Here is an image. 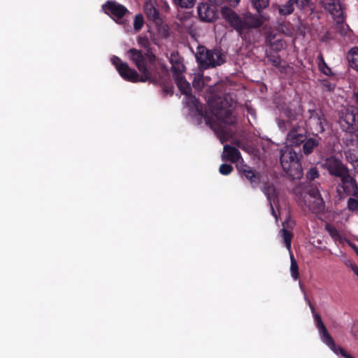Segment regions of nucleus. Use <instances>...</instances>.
Listing matches in <instances>:
<instances>
[{
    "label": "nucleus",
    "mask_w": 358,
    "mask_h": 358,
    "mask_svg": "<svg viewBox=\"0 0 358 358\" xmlns=\"http://www.w3.org/2000/svg\"><path fill=\"white\" fill-rule=\"evenodd\" d=\"M138 42L141 47L146 49V52L143 53L141 50L131 48L127 51V55L141 72V76L117 56L111 58V62L124 80L131 83L148 81L156 85L159 82V79L152 71V66L155 64L156 56L150 50V44L147 38L139 37Z\"/></svg>",
    "instance_id": "obj_1"
},
{
    "label": "nucleus",
    "mask_w": 358,
    "mask_h": 358,
    "mask_svg": "<svg viewBox=\"0 0 358 358\" xmlns=\"http://www.w3.org/2000/svg\"><path fill=\"white\" fill-rule=\"evenodd\" d=\"M187 103L196 108L198 114L203 117L206 124L212 128L219 140L224 143L231 137V131H229L222 124L235 125L236 117L232 113L235 108V101L229 96H220L211 103L212 116L207 111H203L198 99L190 93L187 95Z\"/></svg>",
    "instance_id": "obj_2"
},
{
    "label": "nucleus",
    "mask_w": 358,
    "mask_h": 358,
    "mask_svg": "<svg viewBox=\"0 0 358 358\" xmlns=\"http://www.w3.org/2000/svg\"><path fill=\"white\" fill-rule=\"evenodd\" d=\"M220 13L222 17L242 38L248 39L252 43H255L260 40L262 31L259 28L264 24L262 17L251 13H247L241 17L231 8L226 6L222 8Z\"/></svg>",
    "instance_id": "obj_3"
},
{
    "label": "nucleus",
    "mask_w": 358,
    "mask_h": 358,
    "mask_svg": "<svg viewBox=\"0 0 358 358\" xmlns=\"http://www.w3.org/2000/svg\"><path fill=\"white\" fill-rule=\"evenodd\" d=\"M280 162L283 171L290 179L301 178L302 166L295 150L291 148L281 150Z\"/></svg>",
    "instance_id": "obj_4"
},
{
    "label": "nucleus",
    "mask_w": 358,
    "mask_h": 358,
    "mask_svg": "<svg viewBox=\"0 0 358 358\" xmlns=\"http://www.w3.org/2000/svg\"><path fill=\"white\" fill-rule=\"evenodd\" d=\"M195 56L199 66L204 69L220 66L225 61L219 50H208L203 45L198 46Z\"/></svg>",
    "instance_id": "obj_5"
},
{
    "label": "nucleus",
    "mask_w": 358,
    "mask_h": 358,
    "mask_svg": "<svg viewBox=\"0 0 358 358\" xmlns=\"http://www.w3.org/2000/svg\"><path fill=\"white\" fill-rule=\"evenodd\" d=\"M338 123L343 131L349 134L355 132L358 130V108L349 106L342 110Z\"/></svg>",
    "instance_id": "obj_6"
},
{
    "label": "nucleus",
    "mask_w": 358,
    "mask_h": 358,
    "mask_svg": "<svg viewBox=\"0 0 358 358\" xmlns=\"http://www.w3.org/2000/svg\"><path fill=\"white\" fill-rule=\"evenodd\" d=\"M322 166L331 176L339 178L349 171L347 166L335 155L326 157L322 161Z\"/></svg>",
    "instance_id": "obj_7"
},
{
    "label": "nucleus",
    "mask_w": 358,
    "mask_h": 358,
    "mask_svg": "<svg viewBox=\"0 0 358 358\" xmlns=\"http://www.w3.org/2000/svg\"><path fill=\"white\" fill-rule=\"evenodd\" d=\"M308 305H309L311 312L313 315L315 325H316V327L317 328L318 331L320 334L321 340L331 350H332L333 348L335 349L336 344L335 343L331 336L328 332V331L322 320L321 316L318 313H315L314 306L312 305L309 301H308Z\"/></svg>",
    "instance_id": "obj_8"
},
{
    "label": "nucleus",
    "mask_w": 358,
    "mask_h": 358,
    "mask_svg": "<svg viewBox=\"0 0 358 358\" xmlns=\"http://www.w3.org/2000/svg\"><path fill=\"white\" fill-rule=\"evenodd\" d=\"M102 9L106 15L117 23H120L124 16L129 13L128 9L124 6L115 1H107L102 6Z\"/></svg>",
    "instance_id": "obj_9"
},
{
    "label": "nucleus",
    "mask_w": 358,
    "mask_h": 358,
    "mask_svg": "<svg viewBox=\"0 0 358 358\" xmlns=\"http://www.w3.org/2000/svg\"><path fill=\"white\" fill-rule=\"evenodd\" d=\"M199 18L203 22H212L218 17L217 6L208 3H201L197 6Z\"/></svg>",
    "instance_id": "obj_10"
},
{
    "label": "nucleus",
    "mask_w": 358,
    "mask_h": 358,
    "mask_svg": "<svg viewBox=\"0 0 358 358\" xmlns=\"http://www.w3.org/2000/svg\"><path fill=\"white\" fill-rule=\"evenodd\" d=\"M310 116L304 124L310 127V129L317 133H322L324 131V123L325 122L324 115L321 111L309 110Z\"/></svg>",
    "instance_id": "obj_11"
},
{
    "label": "nucleus",
    "mask_w": 358,
    "mask_h": 358,
    "mask_svg": "<svg viewBox=\"0 0 358 358\" xmlns=\"http://www.w3.org/2000/svg\"><path fill=\"white\" fill-rule=\"evenodd\" d=\"M321 5L336 20L337 23L344 20L341 4L336 0H322Z\"/></svg>",
    "instance_id": "obj_12"
},
{
    "label": "nucleus",
    "mask_w": 358,
    "mask_h": 358,
    "mask_svg": "<svg viewBox=\"0 0 358 358\" xmlns=\"http://www.w3.org/2000/svg\"><path fill=\"white\" fill-rule=\"evenodd\" d=\"M306 139L303 126H294L287 135V141L290 146H297L303 143Z\"/></svg>",
    "instance_id": "obj_13"
},
{
    "label": "nucleus",
    "mask_w": 358,
    "mask_h": 358,
    "mask_svg": "<svg viewBox=\"0 0 358 358\" xmlns=\"http://www.w3.org/2000/svg\"><path fill=\"white\" fill-rule=\"evenodd\" d=\"M341 184L339 185L343 189V192L347 195L354 196H358V186L355 178H353L348 171L340 178Z\"/></svg>",
    "instance_id": "obj_14"
},
{
    "label": "nucleus",
    "mask_w": 358,
    "mask_h": 358,
    "mask_svg": "<svg viewBox=\"0 0 358 358\" xmlns=\"http://www.w3.org/2000/svg\"><path fill=\"white\" fill-rule=\"evenodd\" d=\"M285 116L287 118V124L290 128L294 126H298V123L300 126H304V121L302 120V113L300 108H287L285 111Z\"/></svg>",
    "instance_id": "obj_15"
},
{
    "label": "nucleus",
    "mask_w": 358,
    "mask_h": 358,
    "mask_svg": "<svg viewBox=\"0 0 358 358\" xmlns=\"http://www.w3.org/2000/svg\"><path fill=\"white\" fill-rule=\"evenodd\" d=\"M242 177L248 180L253 187H257L260 182L261 176L259 173L248 165H242L238 169Z\"/></svg>",
    "instance_id": "obj_16"
},
{
    "label": "nucleus",
    "mask_w": 358,
    "mask_h": 358,
    "mask_svg": "<svg viewBox=\"0 0 358 358\" xmlns=\"http://www.w3.org/2000/svg\"><path fill=\"white\" fill-rule=\"evenodd\" d=\"M241 158V155L239 150L229 145H224L222 153V159L229 161L231 163H236Z\"/></svg>",
    "instance_id": "obj_17"
},
{
    "label": "nucleus",
    "mask_w": 358,
    "mask_h": 358,
    "mask_svg": "<svg viewBox=\"0 0 358 358\" xmlns=\"http://www.w3.org/2000/svg\"><path fill=\"white\" fill-rule=\"evenodd\" d=\"M311 195L315 197V200L310 204V210L314 213L322 212L324 208V202L321 197L318 189L313 190Z\"/></svg>",
    "instance_id": "obj_18"
},
{
    "label": "nucleus",
    "mask_w": 358,
    "mask_h": 358,
    "mask_svg": "<svg viewBox=\"0 0 358 358\" xmlns=\"http://www.w3.org/2000/svg\"><path fill=\"white\" fill-rule=\"evenodd\" d=\"M262 190L266 195L269 202L275 203L278 200L276 190L274 185L269 182H264L262 185Z\"/></svg>",
    "instance_id": "obj_19"
},
{
    "label": "nucleus",
    "mask_w": 358,
    "mask_h": 358,
    "mask_svg": "<svg viewBox=\"0 0 358 358\" xmlns=\"http://www.w3.org/2000/svg\"><path fill=\"white\" fill-rule=\"evenodd\" d=\"M174 80L182 94L187 96L192 93L191 86L183 76L174 78Z\"/></svg>",
    "instance_id": "obj_20"
},
{
    "label": "nucleus",
    "mask_w": 358,
    "mask_h": 358,
    "mask_svg": "<svg viewBox=\"0 0 358 358\" xmlns=\"http://www.w3.org/2000/svg\"><path fill=\"white\" fill-rule=\"evenodd\" d=\"M303 143V152L306 155H309L319 145V140L316 138H310L306 139Z\"/></svg>",
    "instance_id": "obj_21"
},
{
    "label": "nucleus",
    "mask_w": 358,
    "mask_h": 358,
    "mask_svg": "<svg viewBox=\"0 0 358 358\" xmlns=\"http://www.w3.org/2000/svg\"><path fill=\"white\" fill-rule=\"evenodd\" d=\"M350 66L358 71V47L350 49L347 55Z\"/></svg>",
    "instance_id": "obj_22"
},
{
    "label": "nucleus",
    "mask_w": 358,
    "mask_h": 358,
    "mask_svg": "<svg viewBox=\"0 0 358 358\" xmlns=\"http://www.w3.org/2000/svg\"><path fill=\"white\" fill-rule=\"evenodd\" d=\"M145 12L148 17L156 23L162 21L159 10L152 5H147L145 8Z\"/></svg>",
    "instance_id": "obj_23"
},
{
    "label": "nucleus",
    "mask_w": 358,
    "mask_h": 358,
    "mask_svg": "<svg viewBox=\"0 0 358 358\" xmlns=\"http://www.w3.org/2000/svg\"><path fill=\"white\" fill-rule=\"evenodd\" d=\"M318 59V68L319 70L326 76H333L334 75L332 72L331 68L327 65L325 62L324 57L322 53H320L317 56Z\"/></svg>",
    "instance_id": "obj_24"
},
{
    "label": "nucleus",
    "mask_w": 358,
    "mask_h": 358,
    "mask_svg": "<svg viewBox=\"0 0 358 358\" xmlns=\"http://www.w3.org/2000/svg\"><path fill=\"white\" fill-rule=\"evenodd\" d=\"M294 2L288 0L285 3L278 6V10L280 15L286 16L294 12Z\"/></svg>",
    "instance_id": "obj_25"
},
{
    "label": "nucleus",
    "mask_w": 358,
    "mask_h": 358,
    "mask_svg": "<svg viewBox=\"0 0 358 358\" xmlns=\"http://www.w3.org/2000/svg\"><path fill=\"white\" fill-rule=\"evenodd\" d=\"M266 58L268 62L272 64L273 66L276 68H280L282 59L279 55L277 52H266Z\"/></svg>",
    "instance_id": "obj_26"
},
{
    "label": "nucleus",
    "mask_w": 358,
    "mask_h": 358,
    "mask_svg": "<svg viewBox=\"0 0 358 358\" xmlns=\"http://www.w3.org/2000/svg\"><path fill=\"white\" fill-rule=\"evenodd\" d=\"M282 234V237L284 241L285 245L286 248L288 250L289 252L290 253V251H292V239L293 238V233L287 229H282L280 231Z\"/></svg>",
    "instance_id": "obj_27"
},
{
    "label": "nucleus",
    "mask_w": 358,
    "mask_h": 358,
    "mask_svg": "<svg viewBox=\"0 0 358 358\" xmlns=\"http://www.w3.org/2000/svg\"><path fill=\"white\" fill-rule=\"evenodd\" d=\"M324 229L329 233L331 238L336 242L337 241H341L342 236L339 234L337 229L331 224H327L324 227Z\"/></svg>",
    "instance_id": "obj_28"
},
{
    "label": "nucleus",
    "mask_w": 358,
    "mask_h": 358,
    "mask_svg": "<svg viewBox=\"0 0 358 358\" xmlns=\"http://www.w3.org/2000/svg\"><path fill=\"white\" fill-rule=\"evenodd\" d=\"M289 255H290V262H291L290 273H291V275L293 278V279L296 280L299 277V266H298L297 262L295 259L292 251H290Z\"/></svg>",
    "instance_id": "obj_29"
},
{
    "label": "nucleus",
    "mask_w": 358,
    "mask_h": 358,
    "mask_svg": "<svg viewBox=\"0 0 358 358\" xmlns=\"http://www.w3.org/2000/svg\"><path fill=\"white\" fill-rule=\"evenodd\" d=\"M323 91L333 92L336 88V83L329 79L324 78L320 80Z\"/></svg>",
    "instance_id": "obj_30"
},
{
    "label": "nucleus",
    "mask_w": 358,
    "mask_h": 358,
    "mask_svg": "<svg viewBox=\"0 0 358 358\" xmlns=\"http://www.w3.org/2000/svg\"><path fill=\"white\" fill-rule=\"evenodd\" d=\"M171 72L173 74V77L176 78L179 76H182L183 71L185 69V67L182 63V62H180L173 64H171Z\"/></svg>",
    "instance_id": "obj_31"
},
{
    "label": "nucleus",
    "mask_w": 358,
    "mask_h": 358,
    "mask_svg": "<svg viewBox=\"0 0 358 358\" xmlns=\"http://www.w3.org/2000/svg\"><path fill=\"white\" fill-rule=\"evenodd\" d=\"M252 7L260 13L264 8L268 6L269 0H251Z\"/></svg>",
    "instance_id": "obj_32"
},
{
    "label": "nucleus",
    "mask_w": 358,
    "mask_h": 358,
    "mask_svg": "<svg viewBox=\"0 0 358 358\" xmlns=\"http://www.w3.org/2000/svg\"><path fill=\"white\" fill-rule=\"evenodd\" d=\"M299 9H310L313 10L314 8L313 3L311 0H291Z\"/></svg>",
    "instance_id": "obj_33"
},
{
    "label": "nucleus",
    "mask_w": 358,
    "mask_h": 358,
    "mask_svg": "<svg viewBox=\"0 0 358 358\" xmlns=\"http://www.w3.org/2000/svg\"><path fill=\"white\" fill-rule=\"evenodd\" d=\"M349 163L358 166V150H350L345 152Z\"/></svg>",
    "instance_id": "obj_34"
},
{
    "label": "nucleus",
    "mask_w": 358,
    "mask_h": 358,
    "mask_svg": "<svg viewBox=\"0 0 358 358\" xmlns=\"http://www.w3.org/2000/svg\"><path fill=\"white\" fill-rule=\"evenodd\" d=\"M345 143L348 146H355V150H358V134L353 133H348L346 135Z\"/></svg>",
    "instance_id": "obj_35"
},
{
    "label": "nucleus",
    "mask_w": 358,
    "mask_h": 358,
    "mask_svg": "<svg viewBox=\"0 0 358 358\" xmlns=\"http://www.w3.org/2000/svg\"><path fill=\"white\" fill-rule=\"evenodd\" d=\"M271 50L274 52H278L285 48V42L281 38H277L271 44L268 45Z\"/></svg>",
    "instance_id": "obj_36"
},
{
    "label": "nucleus",
    "mask_w": 358,
    "mask_h": 358,
    "mask_svg": "<svg viewBox=\"0 0 358 358\" xmlns=\"http://www.w3.org/2000/svg\"><path fill=\"white\" fill-rule=\"evenodd\" d=\"M144 24L143 17L141 14L136 15L134 21V29L136 32H138L143 27Z\"/></svg>",
    "instance_id": "obj_37"
},
{
    "label": "nucleus",
    "mask_w": 358,
    "mask_h": 358,
    "mask_svg": "<svg viewBox=\"0 0 358 358\" xmlns=\"http://www.w3.org/2000/svg\"><path fill=\"white\" fill-rule=\"evenodd\" d=\"M173 3L181 8H192L194 5L195 0H173Z\"/></svg>",
    "instance_id": "obj_38"
},
{
    "label": "nucleus",
    "mask_w": 358,
    "mask_h": 358,
    "mask_svg": "<svg viewBox=\"0 0 358 358\" xmlns=\"http://www.w3.org/2000/svg\"><path fill=\"white\" fill-rule=\"evenodd\" d=\"M162 85V90L164 94H169L170 96H172L173 94V85L171 80L169 83L163 81Z\"/></svg>",
    "instance_id": "obj_39"
},
{
    "label": "nucleus",
    "mask_w": 358,
    "mask_h": 358,
    "mask_svg": "<svg viewBox=\"0 0 358 358\" xmlns=\"http://www.w3.org/2000/svg\"><path fill=\"white\" fill-rule=\"evenodd\" d=\"M233 166L228 164H222L219 168V172L224 176L229 175L233 171Z\"/></svg>",
    "instance_id": "obj_40"
},
{
    "label": "nucleus",
    "mask_w": 358,
    "mask_h": 358,
    "mask_svg": "<svg viewBox=\"0 0 358 358\" xmlns=\"http://www.w3.org/2000/svg\"><path fill=\"white\" fill-rule=\"evenodd\" d=\"M319 177V172L316 167H311L306 173V178L309 180H313Z\"/></svg>",
    "instance_id": "obj_41"
},
{
    "label": "nucleus",
    "mask_w": 358,
    "mask_h": 358,
    "mask_svg": "<svg viewBox=\"0 0 358 358\" xmlns=\"http://www.w3.org/2000/svg\"><path fill=\"white\" fill-rule=\"evenodd\" d=\"M336 355H341L345 358H354L352 355L348 354L342 347L336 345V348L331 350Z\"/></svg>",
    "instance_id": "obj_42"
},
{
    "label": "nucleus",
    "mask_w": 358,
    "mask_h": 358,
    "mask_svg": "<svg viewBox=\"0 0 358 358\" xmlns=\"http://www.w3.org/2000/svg\"><path fill=\"white\" fill-rule=\"evenodd\" d=\"M343 21H342L340 23H337L338 25V32L343 36H346V35H348V32L350 31V29L347 24L344 25L343 24Z\"/></svg>",
    "instance_id": "obj_43"
},
{
    "label": "nucleus",
    "mask_w": 358,
    "mask_h": 358,
    "mask_svg": "<svg viewBox=\"0 0 358 358\" xmlns=\"http://www.w3.org/2000/svg\"><path fill=\"white\" fill-rule=\"evenodd\" d=\"M295 224V222L294 220H292L290 217L289 216L283 222H282V229H292Z\"/></svg>",
    "instance_id": "obj_44"
},
{
    "label": "nucleus",
    "mask_w": 358,
    "mask_h": 358,
    "mask_svg": "<svg viewBox=\"0 0 358 358\" xmlns=\"http://www.w3.org/2000/svg\"><path fill=\"white\" fill-rule=\"evenodd\" d=\"M275 37V34L273 32L268 33L265 39L266 45L268 46L270 44H271L273 41L276 40Z\"/></svg>",
    "instance_id": "obj_45"
},
{
    "label": "nucleus",
    "mask_w": 358,
    "mask_h": 358,
    "mask_svg": "<svg viewBox=\"0 0 358 358\" xmlns=\"http://www.w3.org/2000/svg\"><path fill=\"white\" fill-rule=\"evenodd\" d=\"M182 62V59L179 56L177 52H172L170 57V62L171 64Z\"/></svg>",
    "instance_id": "obj_46"
},
{
    "label": "nucleus",
    "mask_w": 358,
    "mask_h": 358,
    "mask_svg": "<svg viewBox=\"0 0 358 358\" xmlns=\"http://www.w3.org/2000/svg\"><path fill=\"white\" fill-rule=\"evenodd\" d=\"M192 85L195 89L201 90L203 86V82L201 78H196L195 77L192 82Z\"/></svg>",
    "instance_id": "obj_47"
},
{
    "label": "nucleus",
    "mask_w": 358,
    "mask_h": 358,
    "mask_svg": "<svg viewBox=\"0 0 358 358\" xmlns=\"http://www.w3.org/2000/svg\"><path fill=\"white\" fill-rule=\"evenodd\" d=\"M229 3L231 6H236L240 1V0H226Z\"/></svg>",
    "instance_id": "obj_48"
},
{
    "label": "nucleus",
    "mask_w": 358,
    "mask_h": 358,
    "mask_svg": "<svg viewBox=\"0 0 358 358\" xmlns=\"http://www.w3.org/2000/svg\"><path fill=\"white\" fill-rule=\"evenodd\" d=\"M269 204H270V206H271V213H272V215H273L274 217H277L276 213H275V210H274V208H273V207L272 202H269Z\"/></svg>",
    "instance_id": "obj_49"
},
{
    "label": "nucleus",
    "mask_w": 358,
    "mask_h": 358,
    "mask_svg": "<svg viewBox=\"0 0 358 358\" xmlns=\"http://www.w3.org/2000/svg\"><path fill=\"white\" fill-rule=\"evenodd\" d=\"M353 98L355 103L358 105V91L354 93Z\"/></svg>",
    "instance_id": "obj_50"
},
{
    "label": "nucleus",
    "mask_w": 358,
    "mask_h": 358,
    "mask_svg": "<svg viewBox=\"0 0 358 358\" xmlns=\"http://www.w3.org/2000/svg\"><path fill=\"white\" fill-rule=\"evenodd\" d=\"M351 247L352 248V249L355 250V252H356V254L358 255V248L357 245H355V244H352L351 245Z\"/></svg>",
    "instance_id": "obj_51"
},
{
    "label": "nucleus",
    "mask_w": 358,
    "mask_h": 358,
    "mask_svg": "<svg viewBox=\"0 0 358 358\" xmlns=\"http://www.w3.org/2000/svg\"><path fill=\"white\" fill-rule=\"evenodd\" d=\"M234 143H235L237 146H238V147L240 146V142H239V141H236Z\"/></svg>",
    "instance_id": "obj_52"
}]
</instances>
